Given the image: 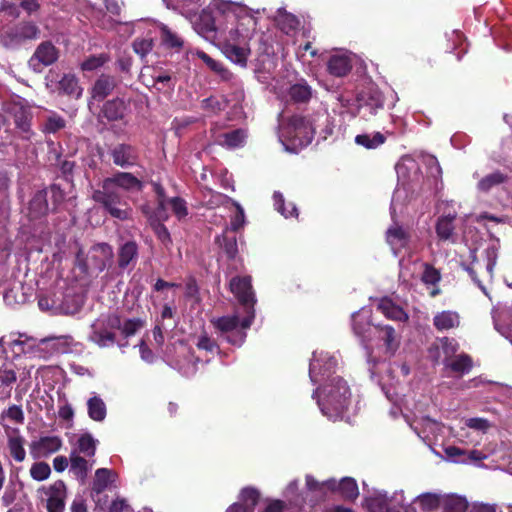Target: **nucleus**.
Here are the masks:
<instances>
[{"mask_svg": "<svg viewBox=\"0 0 512 512\" xmlns=\"http://www.w3.org/2000/svg\"><path fill=\"white\" fill-rule=\"evenodd\" d=\"M215 6L224 16V22L217 27L206 26L204 33L216 32L222 42L223 54L233 63L246 66L250 55L249 42L257 26L256 14L245 5L231 0H215Z\"/></svg>", "mask_w": 512, "mask_h": 512, "instance_id": "f257e3e1", "label": "nucleus"}, {"mask_svg": "<svg viewBox=\"0 0 512 512\" xmlns=\"http://www.w3.org/2000/svg\"><path fill=\"white\" fill-rule=\"evenodd\" d=\"M142 186V182L131 173L119 172L113 177L106 178L102 183V189L95 190L92 198L102 204L112 217L124 220L129 217L130 211L119 207L122 201L117 188L140 191Z\"/></svg>", "mask_w": 512, "mask_h": 512, "instance_id": "f03ea898", "label": "nucleus"}, {"mask_svg": "<svg viewBox=\"0 0 512 512\" xmlns=\"http://www.w3.org/2000/svg\"><path fill=\"white\" fill-rule=\"evenodd\" d=\"M313 398L324 416L336 420L342 417L350 403L351 392L347 382L340 376L321 383L314 391Z\"/></svg>", "mask_w": 512, "mask_h": 512, "instance_id": "7ed1b4c3", "label": "nucleus"}, {"mask_svg": "<svg viewBox=\"0 0 512 512\" xmlns=\"http://www.w3.org/2000/svg\"><path fill=\"white\" fill-rule=\"evenodd\" d=\"M278 122V138L286 151L297 153L311 143L315 128L310 120L300 115L286 117L281 111Z\"/></svg>", "mask_w": 512, "mask_h": 512, "instance_id": "20e7f679", "label": "nucleus"}, {"mask_svg": "<svg viewBox=\"0 0 512 512\" xmlns=\"http://www.w3.org/2000/svg\"><path fill=\"white\" fill-rule=\"evenodd\" d=\"M395 169L398 177V185L391 201L390 209L392 217H394L398 206L403 204L407 190L412 184L418 183L421 179L420 167L417 161L410 155L401 157Z\"/></svg>", "mask_w": 512, "mask_h": 512, "instance_id": "39448f33", "label": "nucleus"}, {"mask_svg": "<svg viewBox=\"0 0 512 512\" xmlns=\"http://www.w3.org/2000/svg\"><path fill=\"white\" fill-rule=\"evenodd\" d=\"M230 291L237 298L240 305L243 307L245 317L242 319V326L249 328L255 318L254 305L256 303L255 295L251 286V278L233 277L229 283Z\"/></svg>", "mask_w": 512, "mask_h": 512, "instance_id": "423d86ee", "label": "nucleus"}, {"mask_svg": "<svg viewBox=\"0 0 512 512\" xmlns=\"http://www.w3.org/2000/svg\"><path fill=\"white\" fill-rule=\"evenodd\" d=\"M121 328V319L115 314L102 315L91 325L89 339L99 347L115 343V331Z\"/></svg>", "mask_w": 512, "mask_h": 512, "instance_id": "0eeeda50", "label": "nucleus"}, {"mask_svg": "<svg viewBox=\"0 0 512 512\" xmlns=\"http://www.w3.org/2000/svg\"><path fill=\"white\" fill-rule=\"evenodd\" d=\"M338 365V358L325 351H315L309 365V377L313 384L329 381Z\"/></svg>", "mask_w": 512, "mask_h": 512, "instance_id": "6e6552de", "label": "nucleus"}, {"mask_svg": "<svg viewBox=\"0 0 512 512\" xmlns=\"http://www.w3.org/2000/svg\"><path fill=\"white\" fill-rule=\"evenodd\" d=\"M61 292H53L41 295L38 299V306L42 311L49 312L52 315L65 314L72 315L80 310V304L73 300L72 304H66L61 300Z\"/></svg>", "mask_w": 512, "mask_h": 512, "instance_id": "1a4fd4ad", "label": "nucleus"}, {"mask_svg": "<svg viewBox=\"0 0 512 512\" xmlns=\"http://www.w3.org/2000/svg\"><path fill=\"white\" fill-rule=\"evenodd\" d=\"M214 326L222 333L227 334L226 339L233 345H241L246 337L238 315L223 316L213 320Z\"/></svg>", "mask_w": 512, "mask_h": 512, "instance_id": "9d476101", "label": "nucleus"}, {"mask_svg": "<svg viewBox=\"0 0 512 512\" xmlns=\"http://www.w3.org/2000/svg\"><path fill=\"white\" fill-rule=\"evenodd\" d=\"M42 500L46 501L48 512H63L65 507L66 486L63 481L58 480L49 487H42L38 490Z\"/></svg>", "mask_w": 512, "mask_h": 512, "instance_id": "9b49d317", "label": "nucleus"}, {"mask_svg": "<svg viewBox=\"0 0 512 512\" xmlns=\"http://www.w3.org/2000/svg\"><path fill=\"white\" fill-rule=\"evenodd\" d=\"M7 345L16 357L29 355L34 358L47 359V355L42 354L43 347L41 346L40 340L38 341L26 334H19L17 338L11 339Z\"/></svg>", "mask_w": 512, "mask_h": 512, "instance_id": "f8f14e48", "label": "nucleus"}, {"mask_svg": "<svg viewBox=\"0 0 512 512\" xmlns=\"http://www.w3.org/2000/svg\"><path fill=\"white\" fill-rule=\"evenodd\" d=\"M59 57L58 50L51 42L41 43L29 59V67L37 73L42 72L44 67L52 65Z\"/></svg>", "mask_w": 512, "mask_h": 512, "instance_id": "ddd939ff", "label": "nucleus"}, {"mask_svg": "<svg viewBox=\"0 0 512 512\" xmlns=\"http://www.w3.org/2000/svg\"><path fill=\"white\" fill-rule=\"evenodd\" d=\"M336 480L328 479L326 481H318L312 475L307 474L305 476V496L306 502H316L323 498L327 490L335 491Z\"/></svg>", "mask_w": 512, "mask_h": 512, "instance_id": "4468645a", "label": "nucleus"}, {"mask_svg": "<svg viewBox=\"0 0 512 512\" xmlns=\"http://www.w3.org/2000/svg\"><path fill=\"white\" fill-rule=\"evenodd\" d=\"M370 310L362 308L352 315V327L354 333L361 338L362 344L366 349L371 342V332L374 330L370 321Z\"/></svg>", "mask_w": 512, "mask_h": 512, "instance_id": "2eb2a0df", "label": "nucleus"}, {"mask_svg": "<svg viewBox=\"0 0 512 512\" xmlns=\"http://www.w3.org/2000/svg\"><path fill=\"white\" fill-rule=\"evenodd\" d=\"M62 447V440L58 436H44L30 444V454L34 459L46 458L56 453Z\"/></svg>", "mask_w": 512, "mask_h": 512, "instance_id": "dca6fc26", "label": "nucleus"}, {"mask_svg": "<svg viewBox=\"0 0 512 512\" xmlns=\"http://www.w3.org/2000/svg\"><path fill=\"white\" fill-rule=\"evenodd\" d=\"M42 354H46L47 358L54 354H64L71 350L73 339L71 336H51L40 339Z\"/></svg>", "mask_w": 512, "mask_h": 512, "instance_id": "f3484780", "label": "nucleus"}, {"mask_svg": "<svg viewBox=\"0 0 512 512\" xmlns=\"http://www.w3.org/2000/svg\"><path fill=\"white\" fill-rule=\"evenodd\" d=\"M197 359L190 348L183 343L179 344V357L171 361V365L184 376H192L195 374Z\"/></svg>", "mask_w": 512, "mask_h": 512, "instance_id": "a211bd4d", "label": "nucleus"}, {"mask_svg": "<svg viewBox=\"0 0 512 512\" xmlns=\"http://www.w3.org/2000/svg\"><path fill=\"white\" fill-rule=\"evenodd\" d=\"M409 425L423 440H428L432 436H436L442 429V426L439 422L429 417L415 418L412 422L409 423Z\"/></svg>", "mask_w": 512, "mask_h": 512, "instance_id": "6ab92c4d", "label": "nucleus"}, {"mask_svg": "<svg viewBox=\"0 0 512 512\" xmlns=\"http://www.w3.org/2000/svg\"><path fill=\"white\" fill-rule=\"evenodd\" d=\"M277 94L282 101L303 103L311 98L312 92L306 82H300L290 86L287 91L279 90Z\"/></svg>", "mask_w": 512, "mask_h": 512, "instance_id": "aec40b11", "label": "nucleus"}, {"mask_svg": "<svg viewBox=\"0 0 512 512\" xmlns=\"http://www.w3.org/2000/svg\"><path fill=\"white\" fill-rule=\"evenodd\" d=\"M409 239V233L397 223L390 226L386 232L387 243L390 245L395 256L398 255L402 248L407 246Z\"/></svg>", "mask_w": 512, "mask_h": 512, "instance_id": "412c9836", "label": "nucleus"}, {"mask_svg": "<svg viewBox=\"0 0 512 512\" xmlns=\"http://www.w3.org/2000/svg\"><path fill=\"white\" fill-rule=\"evenodd\" d=\"M461 323V317L457 311L443 310L435 313L433 325L440 332L458 328Z\"/></svg>", "mask_w": 512, "mask_h": 512, "instance_id": "4be33fe9", "label": "nucleus"}, {"mask_svg": "<svg viewBox=\"0 0 512 512\" xmlns=\"http://www.w3.org/2000/svg\"><path fill=\"white\" fill-rule=\"evenodd\" d=\"M39 29L32 23H23L16 28L14 35H2L1 41L5 46H12L24 39H34L38 36Z\"/></svg>", "mask_w": 512, "mask_h": 512, "instance_id": "5701e85b", "label": "nucleus"}, {"mask_svg": "<svg viewBox=\"0 0 512 512\" xmlns=\"http://www.w3.org/2000/svg\"><path fill=\"white\" fill-rule=\"evenodd\" d=\"M114 164L121 167H129L136 163L137 154L135 149L127 144H119L111 150Z\"/></svg>", "mask_w": 512, "mask_h": 512, "instance_id": "b1692460", "label": "nucleus"}, {"mask_svg": "<svg viewBox=\"0 0 512 512\" xmlns=\"http://www.w3.org/2000/svg\"><path fill=\"white\" fill-rule=\"evenodd\" d=\"M443 364L446 369H449L458 377L469 373L473 366L472 359L467 354H459L450 359H444Z\"/></svg>", "mask_w": 512, "mask_h": 512, "instance_id": "393cba45", "label": "nucleus"}, {"mask_svg": "<svg viewBox=\"0 0 512 512\" xmlns=\"http://www.w3.org/2000/svg\"><path fill=\"white\" fill-rule=\"evenodd\" d=\"M351 68L352 60L346 53H336L328 61V71L337 77L345 76Z\"/></svg>", "mask_w": 512, "mask_h": 512, "instance_id": "a878e982", "label": "nucleus"}, {"mask_svg": "<svg viewBox=\"0 0 512 512\" xmlns=\"http://www.w3.org/2000/svg\"><path fill=\"white\" fill-rule=\"evenodd\" d=\"M456 218V213L441 216L437 219L435 230L437 237L442 241H455V226L453 221Z\"/></svg>", "mask_w": 512, "mask_h": 512, "instance_id": "bb28decb", "label": "nucleus"}, {"mask_svg": "<svg viewBox=\"0 0 512 512\" xmlns=\"http://www.w3.org/2000/svg\"><path fill=\"white\" fill-rule=\"evenodd\" d=\"M208 192L211 194V199L209 201V204L211 206L223 201L232 202V204L236 207L237 212L235 216L231 219V229L234 231L240 229L245 223V214L242 206L239 203L232 201L231 199L227 198L226 196L220 193L213 192L212 190H208Z\"/></svg>", "mask_w": 512, "mask_h": 512, "instance_id": "cd10ccee", "label": "nucleus"}, {"mask_svg": "<svg viewBox=\"0 0 512 512\" xmlns=\"http://www.w3.org/2000/svg\"><path fill=\"white\" fill-rule=\"evenodd\" d=\"M163 2L167 8L178 10L186 16L197 14L204 5V0H163Z\"/></svg>", "mask_w": 512, "mask_h": 512, "instance_id": "c85d7f7f", "label": "nucleus"}, {"mask_svg": "<svg viewBox=\"0 0 512 512\" xmlns=\"http://www.w3.org/2000/svg\"><path fill=\"white\" fill-rule=\"evenodd\" d=\"M168 206L167 199L158 200V205L154 209L149 205H144L142 207V212L148 219L150 225H155L156 223H162L168 219V213L166 207Z\"/></svg>", "mask_w": 512, "mask_h": 512, "instance_id": "c756f323", "label": "nucleus"}, {"mask_svg": "<svg viewBox=\"0 0 512 512\" xmlns=\"http://www.w3.org/2000/svg\"><path fill=\"white\" fill-rule=\"evenodd\" d=\"M87 412L88 416L96 422H102L106 418V404L96 393H92L91 397L87 400Z\"/></svg>", "mask_w": 512, "mask_h": 512, "instance_id": "7c9ffc66", "label": "nucleus"}, {"mask_svg": "<svg viewBox=\"0 0 512 512\" xmlns=\"http://www.w3.org/2000/svg\"><path fill=\"white\" fill-rule=\"evenodd\" d=\"M378 310L388 319L404 322L408 319L407 313L392 300L383 298L378 304Z\"/></svg>", "mask_w": 512, "mask_h": 512, "instance_id": "2f4dec72", "label": "nucleus"}, {"mask_svg": "<svg viewBox=\"0 0 512 512\" xmlns=\"http://www.w3.org/2000/svg\"><path fill=\"white\" fill-rule=\"evenodd\" d=\"M507 179L508 177L506 174L500 171H495L482 178H479L476 188L480 193H488L492 189L505 183Z\"/></svg>", "mask_w": 512, "mask_h": 512, "instance_id": "473e14b6", "label": "nucleus"}, {"mask_svg": "<svg viewBox=\"0 0 512 512\" xmlns=\"http://www.w3.org/2000/svg\"><path fill=\"white\" fill-rule=\"evenodd\" d=\"M143 82L147 86L154 87L157 91L167 92L174 89L175 83L167 73H159L151 75V79H146V74L142 73Z\"/></svg>", "mask_w": 512, "mask_h": 512, "instance_id": "72a5a7b5", "label": "nucleus"}, {"mask_svg": "<svg viewBox=\"0 0 512 512\" xmlns=\"http://www.w3.org/2000/svg\"><path fill=\"white\" fill-rule=\"evenodd\" d=\"M115 86L114 79L110 76L102 75L95 82L92 91L91 98L95 101L103 100L110 92L113 90Z\"/></svg>", "mask_w": 512, "mask_h": 512, "instance_id": "f704fd0d", "label": "nucleus"}, {"mask_svg": "<svg viewBox=\"0 0 512 512\" xmlns=\"http://www.w3.org/2000/svg\"><path fill=\"white\" fill-rule=\"evenodd\" d=\"M246 139L244 130L237 129L220 135L217 138V143L228 149L241 147Z\"/></svg>", "mask_w": 512, "mask_h": 512, "instance_id": "c9c22d12", "label": "nucleus"}, {"mask_svg": "<svg viewBox=\"0 0 512 512\" xmlns=\"http://www.w3.org/2000/svg\"><path fill=\"white\" fill-rule=\"evenodd\" d=\"M17 376L14 370L6 367L0 368V399L10 398L12 386L16 382Z\"/></svg>", "mask_w": 512, "mask_h": 512, "instance_id": "e433bc0d", "label": "nucleus"}, {"mask_svg": "<svg viewBox=\"0 0 512 512\" xmlns=\"http://www.w3.org/2000/svg\"><path fill=\"white\" fill-rule=\"evenodd\" d=\"M366 505L370 512H389L388 493L386 491H374L366 498Z\"/></svg>", "mask_w": 512, "mask_h": 512, "instance_id": "4c0bfd02", "label": "nucleus"}, {"mask_svg": "<svg viewBox=\"0 0 512 512\" xmlns=\"http://www.w3.org/2000/svg\"><path fill=\"white\" fill-rule=\"evenodd\" d=\"M58 89L61 93L74 98H80L83 89L79 86L78 79L72 74L64 75L58 83Z\"/></svg>", "mask_w": 512, "mask_h": 512, "instance_id": "58836bf2", "label": "nucleus"}, {"mask_svg": "<svg viewBox=\"0 0 512 512\" xmlns=\"http://www.w3.org/2000/svg\"><path fill=\"white\" fill-rule=\"evenodd\" d=\"M24 445L25 439L20 434L16 433L8 437V451L16 462H23L26 458Z\"/></svg>", "mask_w": 512, "mask_h": 512, "instance_id": "ea45409f", "label": "nucleus"}, {"mask_svg": "<svg viewBox=\"0 0 512 512\" xmlns=\"http://www.w3.org/2000/svg\"><path fill=\"white\" fill-rule=\"evenodd\" d=\"M116 474L106 468L96 470L95 479L93 482L92 490L95 493L103 492L108 486L115 481Z\"/></svg>", "mask_w": 512, "mask_h": 512, "instance_id": "a19ab883", "label": "nucleus"}, {"mask_svg": "<svg viewBox=\"0 0 512 512\" xmlns=\"http://www.w3.org/2000/svg\"><path fill=\"white\" fill-rule=\"evenodd\" d=\"M70 472L83 483L87 477V473L91 466L88 465L87 460L73 452L70 455Z\"/></svg>", "mask_w": 512, "mask_h": 512, "instance_id": "79ce46f5", "label": "nucleus"}, {"mask_svg": "<svg viewBox=\"0 0 512 512\" xmlns=\"http://www.w3.org/2000/svg\"><path fill=\"white\" fill-rule=\"evenodd\" d=\"M126 106L123 100L114 99L107 101L102 109V114L110 121L121 119L125 113Z\"/></svg>", "mask_w": 512, "mask_h": 512, "instance_id": "37998d69", "label": "nucleus"}, {"mask_svg": "<svg viewBox=\"0 0 512 512\" xmlns=\"http://www.w3.org/2000/svg\"><path fill=\"white\" fill-rule=\"evenodd\" d=\"M92 253L93 258L99 259V263L97 264L99 270L105 269L113 260V250L111 246L106 243L95 245L92 249Z\"/></svg>", "mask_w": 512, "mask_h": 512, "instance_id": "c03bdc74", "label": "nucleus"}, {"mask_svg": "<svg viewBox=\"0 0 512 512\" xmlns=\"http://www.w3.org/2000/svg\"><path fill=\"white\" fill-rule=\"evenodd\" d=\"M284 497L293 506H301L306 503L305 491H299V481H291L283 492Z\"/></svg>", "mask_w": 512, "mask_h": 512, "instance_id": "a18cd8bd", "label": "nucleus"}, {"mask_svg": "<svg viewBox=\"0 0 512 512\" xmlns=\"http://www.w3.org/2000/svg\"><path fill=\"white\" fill-rule=\"evenodd\" d=\"M500 248V243L498 239H491L487 245V248L484 251L485 260H486V273L489 278H493L494 267L498 258V251Z\"/></svg>", "mask_w": 512, "mask_h": 512, "instance_id": "49530a36", "label": "nucleus"}, {"mask_svg": "<svg viewBox=\"0 0 512 512\" xmlns=\"http://www.w3.org/2000/svg\"><path fill=\"white\" fill-rule=\"evenodd\" d=\"M405 496L403 490H396L391 495L388 494L389 512H416L412 505H404Z\"/></svg>", "mask_w": 512, "mask_h": 512, "instance_id": "de8ad7c7", "label": "nucleus"}, {"mask_svg": "<svg viewBox=\"0 0 512 512\" xmlns=\"http://www.w3.org/2000/svg\"><path fill=\"white\" fill-rule=\"evenodd\" d=\"M277 26L286 34L294 31L299 25L298 19L283 9H278L275 16Z\"/></svg>", "mask_w": 512, "mask_h": 512, "instance_id": "09e8293b", "label": "nucleus"}, {"mask_svg": "<svg viewBox=\"0 0 512 512\" xmlns=\"http://www.w3.org/2000/svg\"><path fill=\"white\" fill-rule=\"evenodd\" d=\"M138 256L137 244L133 241L126 242L119 251L118 264L121 269H125Z\"/></svg>", "mask_w": 512, "mask_h": 512, "instance_id": "8fccbe9b", "label": "nucleus"}, {"mask_svg": "<svg viewBox=\"0 0 512 512\" xmlns=\"http://www.w3.org/2000/svg\"><path fill=\"white\" fill-rule=\"evenodd\" d=\"M443 496L437 493H423L421 495H418L414 502L417 503L420 508L425 511H433L436 510L439 505L442 503Z\"/></svg>", "mask_w": 512, "mask_h": 512, "instance_id": "3c124183", "label": "nucleus"}, {"mask_svg": "<svg viewBox=\"0 0 512 512\" xmlns=\"http://www.w3.org/2000/svg\"><path fill=\"white\" fill-rule=\"evenodd\" d=\"M30 216L38 218L48 211V204L45 191H38L29 204Z\"/></svg>", "mask_w": 512, "mask_h": 512, "instance_id": "603ef678", "label": "nucleus"}, {"mask_svg": "<svg viewBox=\"0 0 512 512\" xmlns=\"http://www.w3.org/2000/svg\"><path fill=\"white\" fill-rule=\"evenodd\" d=\"M345 499L354 500L359 495L356 481L350 477H344L339 482L336 481V489Z\"/></svg>", "mask_w": 512, "mask_h": 512, "instance_id": "864d4df0", "label": "nucleus"}, {"mask_svg": "<svg viewBox=\"0 0 512 512\" xmlns=\"http://www.w3.org/2000/svg\"><path fill=\"white\" fill-rule=\"evenodd\" d=\"M375 332H377L378 337L382 339L385 343L386 349L389 352H394L398 347V342L395 336V330L393 327L389 325L385 326H374Z\"/></svg>", "mask_w": 512, "mask_h": 512, "instance_id": "5fc2aeb1", "label": "nucleus"}, {"mask_svg": "<svg viewBox=\"0 0 512 512\" xmlns=\"http://www.w3.org/2000/svg\"><path fill=\"white\" fill-rule=\"evenodd\" d=\"M385 136L380 132L372 134H360L355 137L356 144L365 147L366 149H376L385 142Z\"/></svg>", "mask_w": 512, "mask_h": 512, "instance_id": "6e6d98bb", "label": "nucleus"}, {"mask_svg": "<svg viewBox=\"0 0 512 512\" xmlns=\"http://www.w3.org/2000/svg\"><path fill=\"white\" fill-rule=\"evenodd\" d=\"M442 503L446 512H465L468 509L467 499L458 495L444 496Z\"/></svg>", "mask_w": 512, "mask_h": 512, "instance_id": "4d7b16f0", "label": "nucleus"}, {"mask_svg": "<svg viewBox=\"0 0 512 512\" xmlns=\"http://www.w3.org/2000/svg\"><path fill=\"white\" fill-rule=\"evenodd\" d=\"M196 55L200 58L212 71L219 74L222 79L228 80L231 73L218 61L212 59L208 54L203 51H197Z\"/></svg>", "mask_w": 512, "mask_h": 512, "instance_id": "13d9d810", "label": "nucleus"}, {"mask_svg": "<svg viewBox=\"0 0 512 512\" xmlns=\"http://www.w3.org/2000/svg\"><path fill=\"white\" fill-rule=\"evenodd\" d=\"M66 126V121L63 117L58 115L55 112H50L47 116L46 121L43 124V132L44 133H56L59 130H62Z\"/></svg>", "mask_w": 512, "mask_h": 512, "instance_id": "bf43d9fd", "label": "nucleus"}, {"mask_svg": "<svg viewBox=\"0 0 512 512\" xmlns=\"http://www.w3.org/2000/svg\"><path fill=\"white\" fill-rule=\"evenodd\" d=\"M161 41L168 48L180 49L183 46V40L167 26H161Z\"/></svg>", "mask_w": 512, "mask_h": 512, "instance_id": "052dcab7", "label": "nucleus"}, {"mask_svg": "<svg viewBox=\"0 0 512 512\" xmlns=\"http://www.w3.org/2000/svg\"><path fill=\"white\" fill-rule=\"evenodd\" d=\"M273 201H274L275 209L279 213H281V215H283L285 218L298 215L297 208H296V206L293 203H289L288 206L290 207V209H286L284 207L285 200H284V197H283L282 193L277 192V191L274 192V194H273Z\"/></svg>", "mask_w": 512, "mask_h": 512, "instance_id": "680f3d73", "label": "nucleus"}, {"mask_svg": "<svg viewBox=\"0 0 512 512\" xmlns=\"http://www.w3.org/2000/svg\"><path fill=\"white\" fill-rule=\"evenodd\" d=\"M363 101L364 106L369 108L371 114H375L377 110L382 109L384 105L383 96L376 89H371L369 95Z\"/></svg>", "mask_w": 512, "mask_h": 512, "instance_id": "e2e57ef3", "label": "nucleus"}, {"mask_svg": "<svg viewBox=\"0 0 512 512\" xmlns=\"http://www.w3.org/2000/svg\"><path fill=\"white\" fill-rule=\"evenodd\" d=\"M78 450L86 456H93L96 451V440L90 434H83L78 439Z\"/></svg>", "mask_w": 512, "mask_h": 512, "instance_id": "0e129e2a", "label": "nucleus"}, {"mask_svg": "<svg viewBox=\"0 0 512 512\" xmlns=\"http://www.w3.org/2000/svg\"><path fill=\"white\" fill-rule=\"evenodd\" d=\"M50 474L51 468L46 462H36L30 468V476L36 481H44Z\"/></svg>", "mask_w": 512, "mask_h": 512, "instance_id": "69168bd1", "label": "nucleus"}, {"mask_svg": "<svg viewBox=\"0 0 512 512\" xmlns=\"http://www.w3.org/2000/svg\"><path fill=\"white\" fill-rule=\"evenodd\" d=\"M168 206L171 208L174 215L179 219H183L188 215L187 203L180 197H173L167 199Z\"/></svg>", "mask_w": 512, "mask_h": 512, "instance_id": "338daca9", "label": "nucleus"}, {"mask_svg": "<svg viewBox=\"0 0 512 512\" xmlns=\"http://www.w3.org/2000/svg\"><path fill=\"white\" fill-rule=\"evenodd\" d=\"M15 124L16 127L23 133V138L29 139L32 134L30 116L25 112H21L15 116Z\"/></svg>", "mask_w": 512, "mask_h": 512, "instance_id": "774afa93", "label": "nucleus"}]
</instances>
